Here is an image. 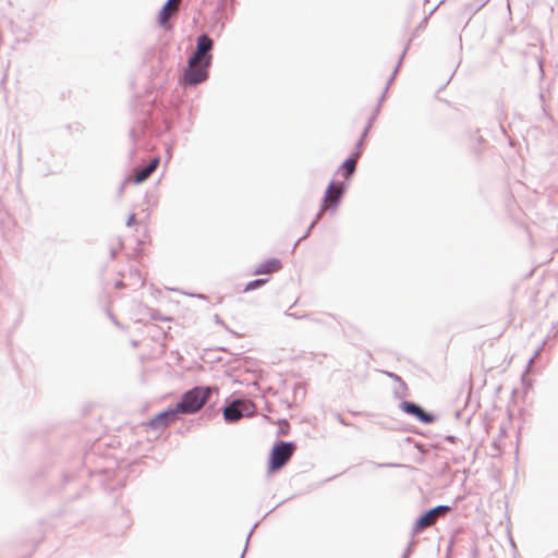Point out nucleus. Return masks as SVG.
<instances>
[{"instance_id": "4468645a", "label": "nucleus", "mask_w": 558, "mask_h": 558, "mask_svg": "<svg viewBox=\"0 0 558 558\" xmlns=\"http://www.w3.org/2000/svg\"><path fill=\"white\" fill-rule=\"evenodd\" d=\"M368 128H364L359 141L356 142L355 144V149L354 151L352 153V155L355 156V158H360L362 153H363V149H364V144H365V138L367 137L368 135Z\"/></svg>"}, {"instance_id": "39448f33", "label": "nucleus", "mask_w": 558, "mask_h": 558, "mask_svg": "<svg viewBox=\"0 0 558 558\" xmlns=\"http://www.w3.org/2000/svg\"><path fill=\"white\" fill-rule=\"evenodd\" d=\"M451 510V506L438 505L436 507L423 511L414 521V524L411 530V535L416 536L421 534L424 531V529L434 523L437 518L446 517Z\"/></svg>"}, {"instance_id": "f257e3e1", "label": "nucleus", "mask_w": 558, "mask_h": 558, "mask_svg": "<svg viewBox=\"0 0 558 558\" xmlns=\"http://www.w3.org/2000/svg\"><path fill=\"white\" fill-rule=\"evenodd\" d=\"M213 58V54H205L195 48L187 59V64L183 71L180 83L189 86H196L204 83L209 77Z\"/></svg>"}, {"instance_id": "0eeeda50", "label": "nucleus", "mask_w": 558, "mask_h": 558, "mask_svg": "<svg viewBox=\"0 0 558 558\" xmlns=\"http://www.w3.org/2000/svg\"><path fill=\"white\" fill-rule=\"evenodd\" d=\"M399 409L403 413L414 416L423 424H433L437 420V416L434 413L427 412L418 403L411 400H402L399 404Z\"/></svg>"}, {"instance_id": "49530a36", "label": "nucleus", "mask_w": 558, "mask_h": 558, "mask_svg": "<svg viewBox=\"0 0 558 558\" xmlns=\"http://www.w3.org/2000/svg\"><path fill=\"white\" fill-rule=\"evenodd\" d=\"M169 1L173 3L175 0H169Z\"/></svg>"}, {"instance_id": "58836bf2", "label": "nucleus", "mask_w": 558, "mask_h": 558, "mask_svg": "<svg viewBox=\"0 0 558 558\" xmlns=\"http://www.w3.org/2000/svg\"><path fill=\"white\" fill-rule=\"evenodd\" d=\"M286 434H287V429L279 428L278 435H286Z\"/></svg>"}, {"instance_id": "20e7f679", "label": "nucleus", "mask_w": 558, "mask_h": 558, "mask_svg": "<svg viewBox=\"0 0 558 558\" xmlns=\"http://www.w3.org/2000/svg\"><path fill=\"white\" fill-rule=\"evenodd\" d=\"M296 449L294 441L277 440L269 452L268 472L274 473L282 469L293 456Z\"/></svg>"}, {"instance_id": "c03bdc74", "label": "nucleus", "mask_w": 558, "mask_h": 558, "mask_svg": "<svg viewBox=\"0 0 558 558\" xmlns=\"http://www.w3.org/2000/svg\"><path fill=\"white\" fill-rule=\"evenodd\" d=\"M135 154V149L133 148L131 151H130V155L133 156Z\"/></svg>"}, {"instance_id": "c756f323", "label": "nucleus", "mask_w": 558, "mask_h": 558, "mask_svg": "<svg viewBox=\"0 0 558 558\" xmlns=\"http://www.w3.org/2000/svg\"><path fill=\"white\" fill-rule=\"evenodd\" d=\"M128 182H132L131 177H130V178H128L126 180H124V181L121 183V185L119 186V190H118V195H119V196H122V195H123V193H124V189H125V184H126Z\"/></svg>"}, {"instance_id": "9b49d317", "label": "nucleus", "mask_w": 558, "mask_h": 558, "mask_svg": "<svg viewBox=\"0 0 558 558\" xmlns=\"http://www.w3.org/2000/svg\"><path fill=\"white\" fill-rule=\"evenodd\" d=\"M282 268V263L277 257H271L262 262L254 270L253 275H269L279 271Z\"/></svg>"}, {"instance_id": "5701e85b", "label": "nucleus", "mask_w": 558, "mask_h": 558, "mask_svg": "<svg viewBox=\"0 0 558 558\" xmlns=\"http://www.w3.org/2000/svg\"><path fill=\"white\" fill-rule=\"evenodd\" d=\"M378 113H379L378 108H375V109H374V111H373V113H372V116L368 118V121H367V123H366L365 128H368V130H371V129H372L373 123H374V121L377 119Z\"/></svg>"}, {"instance_id": "2f4dec72", "label": "nucleus", "mask_w": 558, "mask_h": 558, "mask_svg": "<svg viewBox=\"0 0 558 558\" xmlns=\"http://www.w3.org/2000/svg\"><path fill=\"white\" fill-rule=\"evenodd\" d=\"M256 525H257V523H256V524L251 529V531L248 532L247 537H246V545H245V547H247V545H248V541H250V538H251V536H252V534H253L254 529L256 527ZM245 551H246V548H244V550H243V553H242V555H241V557H240V558H244Z\"/></svg>"}, {"instance_id": "e433bc0d", "label": "nucleus", "mask_w": 558, "mask_h": 558, "mask_svg": "<svg viewBox=\"0 0 558 558\" xmlns=\"http://www.w3.org/2000/svg\"><path fill=\"white\" fill-rule=\"evenodd\" d=\"M308 319H310V320H312V322H315V323H319V324H323V323H324L322 319H319V318H315V317H312L311 315H310V318H308Z\"/></svg>"}, {"instance_id": "ddd939ff", "label": "nucleus", "mask_w": 558, "mask_h": 558, "mask_svg": "<svg viewBox=\"0 0 558 558\" xmlns=\"http://www.w3.org/2000/svg\"><path fill=\"white\" fill-rule=\"evenodd\" d=\"M172 4L173 3L170 2L169 0H167L162 4V7L159 10L158 15H157V22H158L159 26L167 27Z\"/></svg>"}, {"instance_id": "b1692460", "label": "nucleus", "mask_w": 558, "mask_h": 558, "mask_svg": "<svg viewBox=\"0 0 558 558\" xmlns=\"http://www.w3.org/2000/svg\"><path fill=\"white\" fill-rule=\"evenodd\" d=\"M325 209H326V206L322 204L320 209L315 215V217H314V219L312 220L311 223H314V226H316L322 220Z\"/></svg>"}, {"instance_id": "f704fd0d", "label": "nucleus", "mask_w": 558, "mask_h": 558, "mask_svg": "<svg viewBox=\"0 0 558 558\" xmlns=\"http://www.w3.org/2000/svg\"><path fill=\"white\" fill-rule=\"evenodd\" d=\"M457 437L454 435H448L445 437V440L450 444H454L457 441Z\"/></svg>"}, {"instance_id": "412c9836", "label": "nucleus", "mask_w": 558, "mask_h": 558, "mask_svg": "<svg viewBox=\"0 0 558 558\" xmlns=\"http://www.w3.org/2000/svg\"><path fill=\"white\" fill-rule=\"evenodd\" d=\"M546 343V340H544L542 342V344L535 350L533 356L529 360V363H527V366H526V372L530 369V367L532 366L534 360L539 355V353L542 352L544 345Z\"/></svg>"}, {"instance_id": "72a5a7b5", "label": "nucleus", "mask_w": 558, "mask_h": 558, "mask_svg": "<svg viewBox=\"0 0 558 558\" xmlns=\"http://www.w3.org/2000/svg\"><path fill=\"white\" fill-rule=\"evenodd\" d=\"M107 313H108L109 318L112 320V323H113L116 326L120 327L121 325H120L119 320H118V319H117V318L111 314V312H110V311H108Z\"/></svg>"}, {"instance_id": "bb28decb", "label": "nucleus", "mask_w": 558, "mask_h": 558, "mask_svg": "<svg viewBox=\"0 0 558 558\" xmlns=\"http://www.w3.org/2000/svg\"><path fill=\"white\" fill-rule=\"evenodd\" d=\"M137 223V220H136V215L135 214H130L128 219H126V226L128 227H133Z\"/></svg>"}, {"instance_id": "aec40b11", "label": "nucleus", "mask_w": 558, "mask_h": 558, "mask_svg": "<svg viewBox=\"0 0 558 558\" xmlns=\"http://www.w3.org/2000/svg\"><path fill=\"white\" fill-rule=\"evenodd\" d=\"M445 0H440L439 3L432 9L428 14L421 21V23L417 25V29L424 28L428 22V19L435 13V11L439 8L441 3H444Z\"/></svg>"}, {"instance_id": "ea45409f", "label": "nucleus", "mask_w": 558, "mask_h": 558, "mask_svg": "<svg viewBox=\"0 0 558 558\" xmlns=\"http://www.w3.org/2000/svg\"><path fill=\"white\" fill-rule=\"evenodd\" d=\"M216 322L219 323V324H222V320L219 318L218 315H216Z\"/></svg>"}, {"instance_id": "a19ab883", "label": "nucleus", "mask_w": 558, "mask_h": 558, "mask_svg": "<svg viewBox=\"0 0 558 558\" xmlns=\"http://www.w3.org/2000/svg\"><path fill=\"white\" fill-rule=\"evenodd\" d=\"M538 96H539V99H541L542 101H544V94H543L542 92L539 93V95H538Z\"/></svg>"}, {"instance_id": "a211bd4d", "label": "nucleus", "mask_w": 558, "mask_h": 558, "mask_svg": "<svg viewBox=\"0 0 558 558\" xmlns=\"http://www.w3.org/2000/svg\"><path fill=\"white\" fill-rule=\"evenodd\" d=\"M407 396H408V385L405 383L399 384V386L393 389V397L396 399H402Z\"/></svg>"}, {"instance_id": "7ed1b4c3", "label": "nucleus", "mask_w": 558, "mask_h": 558, "mask_svg": "<svg viewBox=\"0 0 558 558\" xmlns=\"http://www.w3.org/2000/svg\"><path fill=\"white\" fill-rule=\"evenodd\" d=\"M222 416L226 423L233 424L242 417H248L255 413V404L244 397L229 396L222 407Z\"/></svg>"}, {"instance_id": "f3484780", "label": "nucleus", "mask_w": 558, "mask_h": 558, "mask_svg": "<svg viewBox=\"0 0 558 558\" xmlns=\"http://www.w3.org/2000/svg\"><path fill=\"white\" fill-rule=\"evenodd\" d=\"M488 2L489 0H473L466 5V9L474 14L484 8Z\"/></svg>"}, {"instance_id": "c9c22d12", "label": "nucleus", "mask_w": 558, "mask_h": 558, "mask_svg": "<svg viewBox=\"0 0 558 558\" xmlns=\"http://www.w3.org/2000/svg\"><path fill=\"white\" fill-rule=\"evenodd\" d=\"M114 287L118 289H122L125 287V283L122 280H118L116 281Z\"/></svg>"}, {"instance_id": "423d86ee", "label": "nucleus", "mask_w": 558, "mask_h": 558, "mask_svg": "<svg viewBox=\"0 0 558 558\" xmlns=\"http://www.w3.org/2000/svg\"><path fill=\"white\" fill-rule=\"evenodd\" d=\"M348 187V183L344 181H335L332 179L325 190L322 204L325 205L326 209L330 213H336Z\"/></svg>"}, {"instance_id": "4c0bfd02", "label": "nucleus", "mask_w": 558, "mask_h": 558, "mask_svg": "<svg viewBox=\"0 0 558 558\" xmlns=\"http://www.w3.org/2000/svg\"><path fill=\"white\" fill-rule=\"evenodd\" d=\"M378 468H384V466H395V464H391V463H380V464H377Z\"/></svg>"}, {"instance_id": "6ab92c4d", "label": "nucleus", "mask_w": 558, "mask_h": 558, "mask_svg": "<svg viewBox=\"0 0 558 558\" xmlns=\"http://www.w3.org/2000/svg\"><path fill=\"white\" fill-rule=\"evenodd\" d=\"M414 537L415 536L411 535V539L408 543L407 548L404 549V553L401 558H409L411 556V554L413 553V550L417 544V541H415Z\"/></svg>"}, {"instance_id": "cd10ccee", "label": "nucleus", "mask_w": 558, "mask_h": 558, "mask_svg": "<svg viewBox=\"0 0 558 558\" xmlns=\"http://www.w3.org/2000/svg\"><path fill=\"white\" fill-rule=\"evenodd\" d=\"M286 315L290 316V317H293L295 319H306V318H310V314L298 315L296 313L286 312Z\"/></svg>"}, {"instance_id": "6e6552de", "label": "nucleus", "mask_w": 558, "mask_h": 558, "mask_svg": "<svg viewBox=\"0 0 558 558\" xmlns=\"http://www.w3.org/2000/svg\"><path fill=\"white\" fill-rule=\"evenodd\" d=\"M180 416L179 411H177L175 405H169L167 409L160 411L155 416H153L148 422L147 426L151 429L158 430L169 426L174 423Z\"/></svg>"}, {"instance_id": "9d476101", "label": "nucleus", "mask_w": 558, "mask_h": 558, "mask_svg": "<svg viewBox=\"0 0 558 558\" xmlns=\"http://www.w3.org/2000/svg\"><path fill=\"white\" fill-rule=\"evenodd\" d=\"M357 159L359 158H355L354 155L349 156L343 160V162L340 165L336 172V175H341L343 178V181L348 183V185L350 184V181L355 173Z\"/></svg>"}, {"instance_id": "dca6fc26", "label": "nucleus", "mask_w": 558, "mask_h": 558, "mask_svg": "<svg viewBox=\"0 0 558 558\" xmlns=\"http://www.w3.org/2000/svg\"><path fill=\"white\" fill-rule=\"evenodd\" d=\"M408 47H409V45H408V46L404 48V50L402 51V53H401V56H400V59H399V61H398L397 66L395 68V70L392 71V73H391L390 77L388 78V82H387V84H386V90H388V89H389L390 84L395 81L396 75H397V73H398V71H399V69H400V66H401L402 60H403V58H404V56H405V53H407V51H408Z\"/></svg>"}, {"instance_id": "c85d7f7f", "label": "nucleus", "mask_w": 558, "mask_h": 558, "mask_svg": "<svg viewBox=\"0 0 558 558\" xmlns=\"http://www.w3.org/2000/svg\"><path fill=\"white\" fill-rule=\"evenodd\" d=\"M130 137H131L133 143H135L140 138V133H138V131L135 128H132L130 130Z\"/></svg>"}, {"instance_id": "1a4fd4ad", "label": "nucleus", "mask_w": 558, "mask_h": 558, "mask_svg": "<svg viewBox=\"0 0 558 558\" xmlns=\"http://www.w3.org/2000/svg\"><path fill=\"white\" fill-rule=\"evenodd\" d=\"M160 162L159 157H154L145 167H135L132 171L131 180L135 184L143 183L156 170Z\"/></svg>"}, {"instance_id": "473e14b6", "label": "nucleus", "mask_w": 558, "mask_h": 558, "mask_svg": "<svg viewBox=\"0 0 558 558\" xmlns=\"http://www.w3.org/2000/svg\"><path fill=\"white\" fill-rule=\"evenodd\" d=\"M388 90H386V88L384 89L381 96L379 97L378 101H377V105L375 108H378V110H380V107L386 98V94H387Z\"/></svg>"}, {"instance_id": "a18cd8bd", "label": "nucleus", "mask_w": 558, "mask_h": 558, "mask_svg": "<svg viewBox=\"0 0 558 558\" xmlns=\"http://www.w3.org/2000/svg\"><path fill=\"white\" fill-rule=\"evenodd\" d=\"M111 255H112V257H114V255H116V251L114 250L111 251Z\"/></svg>"}, {"instance_id": "7c9ffc66", "label": "nucleus", "mask_w": 558, "mask_h": 558, "mask_svg": "<svg viewBox=\"0 0 558 558\" xmlns=\"http://www.w3.org/2000/svg\"><path fill=\"white\" fill-rule=\"evenodd\" d=\"M335 417H336V420H337L340 424H342L343 426H351V424H350L349 422H347V421H345V418H344L341 414L336 413V414H335Z\"/></svg>"}, {"instance_id": "f03ea898", "label": "nucleus", "mask_w": 558, "mask_h": 558, "mask_svg": "<svg viewBox=\"0 0 558 558\" xmlns=\"http://www.w3.org/2000/svg\"><path fill=\"white\" fill-rule=\"evenodd\" d=\"M217 386H195L184 391L179 401L174 404L180 415H192L210 400L214 393L218 395Z\"/></svg>"}, {"instance_id": "37998d69", "label": "nucleus", "mask_w": 558, "mask_h": 558, "mask_svg": "<svg viewBox=\"0 0 558 558\" xmlns=\"http://www.w3.org/2000/svg\"><path fill=\"white\" fill-rule=\"evenodd\" d=\"M196 296L199 299H203V300L206 299V296L204 294H197Z\"/></svg>"}, {"instance_id": "4be33fe9", "label": "nucleus", "mask_w": 558, "mask_h": 558, "mask_svg": "<svg viewBox=\"0 0 558 558\" xmlns=\"http://www.w3.org/2000/svg\"><path fill=\"white\" fill-rule=\"evenodd\" d=\"M314 227H315V226H314V223H311V225L308 226V228L306 229V231L304 232V234H303V235H302V236H301V238H300V239L294 243L293 248H292V252H294V251H295L296 246L299 245V243H300L302 240L306 239V238L311 234V232H312V230L314 229Z\"/></svg>"}, {"instance_id": "2eb2a0df", "label": "nucleus", "mask_w": 558, "mask_h": 558, "mask_svg": "<svg viewBox=\"0 0 558 558\" xmlns=\"http://www.w3.org/2000/svg\"><path fill=\"white\" fill-rule=\"evenodd\" d=\"M268 282V279L267 278H257V279H254V280H251L246 283L245 288H244V291L245 292H248V291H254L260 287H263L264 284H266Z\"/></svg>"}, {"instance_id": "a878e982", "label": "nucleus", "mask_w": 558, "mask_h": 558, "mask_svg": "<svg viewBox=\"0 0 558 558\" xmlns=\"http://www.w3.org/2000/svg\"><path fill=\"white\" fill-rule=\"evenodd\" d=\"M226 5H227V1L221 0L217 5L216 13L219 15H222L226 10Z\"/></svg>"}, {"instance_id": "393cba45", "label": "nucleus", "mask_w": 558, "mask_h": 558, "mask_svg": "<svg viewBox=\"0 0 558 558\" xmlns=\"http://www.w3.org/2000/svg\"><path fill=\"white\" fill-rule=\"evenodd\" d=\"M385 374L390 378L392 379L393 381L398 383V384H401V383H405L398 374L396 373H392V372H385Z\"/></svg>"}, {"instance_id": "79ce46f5", "label": "nucleus", "mask_w": 558, "mask_h": 558, "mask_svg": "<svg viewBox=\"0 0 558 558\" xmlns=\"http://www.w3.org/2000/svg\"><path fill=\"white\" fill-rule=\"evenodd\" d=\"M461 415V411H456V417L459 418Z\"/></svg>"}, {"instance_id": "f8f14e48", "label": "nucleus", "mask_w": 558, "mask_h": 558, "mask_svg": "<svg viewBox=\"0 0 558 558\" xmlns=\"http://www.w3.org/2000/svg\"><path fill=\"white\" fill-rule=\"evenodd\" d=\"M214 45V40L206 33L196 37L195 48L205 54H213Z\"/></svg>"}]
</instances>
